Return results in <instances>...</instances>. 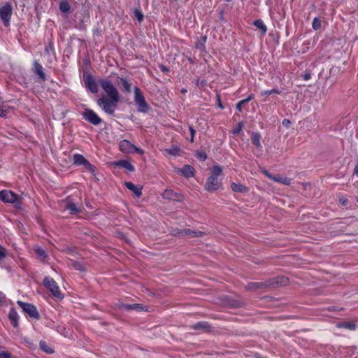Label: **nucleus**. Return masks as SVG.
<instances>
[{
  "label": "nucleus",
  "mask_w": 358,
  "mask_h": 358,
  "mask_svg": "<svg viewBox=\"0 0 358 358\" xmlns=\"http://www.w3.org/2000/svg\"><path fill=\"white\" fill-rule=\"evenodd\" d=\"M253 97H254L253 95L250 94L248 96V98L242 100V102H243L244 103H246L249 102L250 100H252L253 99Z\"/></svg>",
  "instance_id": "55"
},
{
  "label": "nucleus",
  "mask_w": 358,
  "mask_h": 358,
  "mask_svg": "<svg viewBox=\"0 0 358 358\" xmlns=\"http://www.w3.org/2000/svg\"><path fill=\"white\" fill-rule=\"evenodd\" d=\"M120 80L125 90L129 92L131 91V85L129 82L124 78H121Z\"/></svg>",
  "instance_id": "39"
},
{
  "label": "nucleus",
  "mask_w": 358,
  "mask_h": 358,
  "mask_svg": "<svg viewBox=\"0 0 358 358\" xmlns=\"http://www.w3.org/2000/svg\"><path fill=\"white\" fill-rule=\"evenodd\" d=\"M270 282L267 280L259 282H250L245 285V289L250 291L263 289L269 287Z\"/></svg>",
  "instance_id": "11"
},
{
  "label": "nucleus",
  "mask_w": 358,
  "mask_h": 358,
  "mask_svg": "<svg viewBox=\"0 0 358 358\" xmlns=\"http://www.w3.org/2000/svg\"><path fill=\"white\" fill-rule=\"evenodd\" d=\"M252 143L257 147V149L262 150L261 144V135L257 132H253L252 134Z\"/></svg>",
  "instance_id": "22"
},
{
  "label": "nucleus",
  "mask_w": 358,
  "mask_h": 358,
  "mask_svg": "<svg viewBox=\"0 0 358 358\" xmlns=\"http://www.w3.org/2000/svg\"><path fill=\"white\" fill-rule=\"evenodd\" d=\"M227 1H229L230 0H226Z\"/></svg>",
  "instance_id": "63"
},
{
  "label": "nucleus",
  "mask_w": 358,
  "mask_h": 358,
  "mask_svg": "<svg viewBox=\"0 0 358 358\" xmlns=\"http://www.w3.org/2000/svg\"><path fill=\"white\" fill-rule=\"evenodd\" d=\"M337 328H345L351 331H354L357 328L355 322H339L336 324Z\"/></svg>",
  "instance_id": "25"
},
{
  "label": "nucleus",
  "mask_w": 358,
  "mask_h": 358,
  "mask_svg": "<svg viewBox=\"0 0 358 358\" xmlns=\"http://www.w3.org/2000/svg\"><path fill=\"white\" fill-rule=\"evenodd\" d=\"M164 152L173 156H178L180 153V149L176 145H172L171 148L165 149Z\"/></svg>",
  "instance_id": "28"
},
{
  "label": "nucleus",
  "mask_w": 358,
  "mask_h": 358,
  "mask_svg": "<svg viewBox=\"0 0 358 358\" xmlns=\"http://www.w3.org/2000/svg\"><path fill=\"white\" fill-rule=\"evenodd\" d=\"M39 345L40 348L46 353L52 354L54 352V350L43 341H40Z\"/></svg>",
  "instance_id": "31"
},
{
  "label": "nucleus",
  "mask_w": 358,
  "mask_h": 358,
  "mask_svg": "<svg viewBox=\"0 0 358 358\" xmlns=\"http://www.w3.org/2000/svg\"><path fill=\"white\" fill-rule=\"evenodd\" d=\"M212 175L211 176H215L217 178L222 173V168L220 166H214L212 168Z\"/></svg>",
  "instance_id": "32"
},
{
  "label": "nucleus",
  "mask_w": 358,
  "mask_h": 358,
  "mask_svg": "<svg viewBox=\"0 0 358 358\" xmlns=\"http://www.w3.org/2000/svg\"><path fill=\"white\" fill-rule=\"evenodd\" d=\"M120 99L107 98L103 96L97 100L98 106L107 114L113 115Z\"/></svg>",
  "instance_id": "1"
},
{
  "label": "nucleus",
  "mask_w": 358,
  "mask_h": 358,
  "mask_svg": "<svg viewBox=\"0 0 358 358\" xmlns=\"http://www.w3.org/2000/svg\"><path fill=\"white\" fill-rule=\"evenodd\" d=\"M223 304L231 308H238L243 305V303L241 301L231 299L229 297L225 298V301L223 302Z\"/></svg>",
  "instance_id": "20"
},
{
  "label": "nucleus",
  "mask_w": 358,
  "mask_h": 358,
  "mask_svg": "<svg viewBox=\"0 0 358 358\" xmlns=\"http://www.w3.org/2000/svg\"><path fill=\"white\" fill-rule=\"evenodd\" d=\"M357 201H358V199H357Z\"/></svg>",
  "instance_id": "64"
},
{
  "label": "nucleus",
  "mask_w": 358,
  "mask_h": 358,
  "mask_svg": "<svg viewBox=\"0 0 358 358\" xmlns=\"http://www.w3.org/2000/svg\"><path fill=\"white\" fill-rule=\"evenodd\" d=\"M311 78V74L310 73H306L303 75V79L305 80H309L310 78Z\"/></svg>",
  "instance_id": "58"
},
{
  "label": "nucleus",
  "mask_w": 358,
  "mask_h": 358,
  "mask_svg": "<svg viewBox=\"0 0 358 358\" xmlns=\"http://www.w3.org/2000/svg\"><path fill=\"white\" fill-rule=\"evenodd\" d=\"M313 28L318 30L321 27V21L318 17H315L312 23Z\"/></svg>",
  "instance_id": "36"
},
{
  "label": "nucleus",
  "mask_w": 358,
  "mask_h": 358,
  "mask_svg": "<svg viewBox=\"0 0 358 358\" xmlns=\"http://www.w3.org/2000/svg\"><path fill=\"white\" fill-rule=\"evenodd\" d=\"M196 156L201 161H205L207 159V155L205 152H197Z\"/></svg>",
  "instance_id": "42"
},
{
  "label": "nucleus",
  "mask_w": 358,
  "mask_h": 358,
  "mask_svg": "<svg viewBox=\"0 0 358 358\" xmlns=\"http://www.w3.org/2000/svg\"><path fill=\"white\" fill-rule=\"evenodd\" d=\"M124 185L130 191H131L137 197H140L142 195V187L141 185H135L131 182H125Z\"/></svg>",
  "instance_id": "16"
},
{
  "label": "nucleus",
  "mask_w": 358,
  "mask_h": 358,
  "mask_svg": "<svg viewBox=\"0 0 358 358\" xmlns=\"http://www.w3.org/2000/svg\"><path fill=\"white\" fill-rule=\"evenodd\" d=\"M59 8L63 13H67L70 10V6L68 2L62 1L60 3Z\"/></svg>",
  "instance_id": "34"
},
{
  "label": "nucleus",
  "mask_w": 358,
  "mask_h": 358,
  "mask_svg": "<svg viewBox=\"0 0 358 358\" xmlns=\"http://www.w3.org/2000/svg\"><path fill=\"white\" fill-rule=\"evenodd\" d=\"M280 94V92L278 90H277V89H273V90H271L263 91V92H262L260 93L261 96H267V95H271V94Z\"/></svg>",
  "instance_id": "33"
},
{
  "label": "nucleus",
  "mask_w": 358,
  "mask_h": 358,
  "mask_svg": "<svg viewBox=\"0 0 358 358\" xmlns=\"http://www.w3.org/2000/svg\"><path fill=\"white\" fill-rule=\"evenodd\" d=\"M65 208L69 210L71 215H75L80 212V208L77 207L69 197L66 199Z\"/></svg>",
  "instance_id": "17"
},
{
  "label": "nucleus",
  "mask_w": 358,
  "mask_h": 358,
  "mask_svg": "<svg viewBox=\"0 0 358 358\" xmlns=\"http://www.w3.org/2000/svg\"><path fill=\"white\" fill-rule=\"evenodd\" d=\"M135 97L134 100L138 106V110L139 112L145 113L148 110V105L147 104L143 95L141 92L139 88L136 87L134 89Z\"/></svg>",
  "instance_id": "4"
},
{
  "label": "nucleus",
  "mask_w": 358,
  "mask_h": 358,
  "mask_svg": "<svg viewBox=\"0 0 358 358\" xmlns=\"http://www.w3.org/2000/svg\"><path fill=\"white\" fill-rule=\"evenodd\" d=\"M217 105H218V107L223 109L224 108V106H222V103H221V101H220V96L217 95Z\"/></svg>",
  "instance_id": "56"
},
{
  "label": "nucleus",
  "mask_w": 358,
  "mask_h": 358,
  "mask_svg": "<svg viewBox=\"0 0 358 358\" xmlns=\"http://www.w3.org/2000/svg\"><path fill=\"white\" fill-rule=\"evenodd\" d=\"M0 199L6 203H18V196L8 190L0 191Z\"/></svg>",
  "instance_id": "10"
},
{
  "label": "nucleus",
  "mask_w": 358,
  "mask_h": 358,
  "mask_svg": "<svg viewBox=\"0 0 358 358\" xmlns=\"http://www.w3.org/2000/svg\"><path fill=\"white\" fill-rule=\"evenodd\" d=\"M268 282H270L269 287H274L277 286H285L288 284L289 280L287 278L284 276H278L273 279H268Z\"/></svg>",
  "instance_id": "12"
},
{
  "label": "nucleus",
  "mask_w": 358,
  "mask_h": 358,
  "mask_svg": "<svg viewBox=\"0 0 358 358\" xmlns=\"http://www.w3.org/2000/svg\"><path fill=\"white\" fill-rule=\"evenodd\" d=\"M222 185L221 182L215 176H209L205 184V189L208 192L217 190Z\"/></svg>",
  "instance_id": "8"
},
{
  "label": "nucleus",
  "mask_w": 358,
  "mask_h": 358,
  "mask_svg": "<svg viewBox=\"0 0 358 358\" xmlns=\"http://www.w3.org/2000/svg\"><path fill=\"white\" fill-rule=\"evenodd\" d=\"M6 250L3 248H0V261L6 257Z\"/></svg>",
  "instance_id": "46"
},
{
  "label": "nucleus",
  "mask_w": 358,
  "mask_h": 358,
  "mask_svg": "<svg viewBox=\"0 0 358 358\" xmlns=\"http://www.w3.org/2000/svg\"><path fill=\"white\" fill-rule=\"evenodd\" d=\"M194 329H207L208 328V324L207 323H202V322H199L197 323L196 324L194 325Z\"/></svg>",
  "instance_id": "43"
},
{
  "label": "nucleus",
  "mask_w": 358,
  "mask_h": 358,
  "mask_svg": "<svg viewBox=\"0 0 358 358\" xmlns=\"http://www.w3.org/2000/svg\"><path fill=\"white\" fill-rule=\"evenodd\" d=\"M8 317L13 322L14 327H17L18 325V316L17 312L13 308L10 309Z\"/></svg>",
  "instance_id": "26"
},
{
  "label": "nucleus",
  "mask_w": 358,
  "mask_h": 358,
  "mask_svg": "<svg viewBox=\"0 0 358 358\" xmlns=\"http://www.w3.org/2000/svg\"><path fill=\"white\" fill-rule=\"evenodd\" d=\"M85 83L92 93H96L98 92V85L91 75L86 76Z\"/></svg>",
  "instance_id": "14"
},
{
  "label": "nucleus",
  "mask_w": 358,
  "mask_h": 358,
  "mask_svg": "<svg viewBox=\"0 0 358 358\" xmlns=\"http://www.w3.org/2000/svg\"><path fill=\"white\" fill-rule=\"evenodd\" d=\"M10 108V106L6 104L0 98V117H6Z\"/></svg>",
  "instance_id": "27"
},
{
  "label": "nucleus",
  "mask_w": 358,
  "mask_h": 358,
  "mask_svg": "<svg viewBox=\"0 0 358 358\" xmlns=\"http://www.w3.org/2000/svg\"><path fill=\"white\" fill-rule=\"evenodd\" d=\"M189 131H190V133H191L190 141L193 142L194 141V134H195V130L193 129L192 127H189Z\"/></svg>",
  "instance_id": "49"
},
{
  "label": "nucleus",
  "mask_w": 358,
  "mask_h": 358,
  "mask_svg": "<svg viewBox=\"0 0 358 358\" xmlns=\"http://www.w3.org/2000/svg\"><path fill=\"white\" fill-rule=\"evenodd\" d=\"M159 68L162 70V71H163V72L166 73V72L169 71V69L167 68L166 66H165L164 65H162V64L159 65Z\"/></svg>",
  "instance_id": "54"
},
{
  "label": "nucleus",
  "mask_w": 358,
  "mask_h": 358,
  "mask_svg": "<svg viewBox=\"0 0 358 358\" xmlns=\"http://www.w3.org/2000/svg\"><path fill=\"white\" fill-rule=\"evenodd\" d=\"M263 173H264V174H265V175H266L268 178H270V179H271V180H273V177H274V176H272L271 174H270V173H268V171L264 170V171H263Z\"/></svg>",
  "instance_id": "57"
},
{
  "label": "nucleus",
  "mask_w": 358,
  "mask_h": 358,
  "mask_svg": "<svg viewBox=\"0 0 358 358\" xmlns=\"http://www.w3.org/2000/svg\"><path fill=\"white\" fill-rule=\"evenodd\" d=\"M133 306H134V310H138V311L143 310V308L141 306V304L134 303Z\"/></svg>",
  "instance_id": "51"
},
{
  "label": "nucleus",
  "mask_w": 358,
  "mask_h": 358,
  "mask_svg": "<svg viewBox=\"0 0 358 358\" xmlns=\"http://www.w3.org/2000/svg\"><path fill=\"white\" fill-rule=\"evenodd\" d=\"M243 104H245L243 102H242V100L240 101L237 104H236V109L241 112L242 110V106Z\"/></svg>",
  "instance_id": "52"
},
{
  "label": "nucleus",
  "mask_w": 358,
  "mask_h": 358,
  "mask_svg": "<svg viewBox=\"0 0 358 358\" xmlns=\"http://www.w3.org/2000/svg\"><path fill=\"white\" fill-rule=\"evenodd\" d=\"M206 38H207L206 36H203L201 38V42L203 43V44L206 43Z\"/></svg>",
  "instance_id": "60"
},
{
  "label": "nucleus",
  "mask_w": 358,
  "mask_h": 358,
  "mask_svg": "<svg viewBox=\"0 0 358 358\" xmlns=\"http://www.w3.org/2000/svg\"><path fill=\"white\" fill-rule=\"evenodd\" d=\"M182 229H176L172 231V234L173 236L182 237V236H185V234H183V233H182Z\"/></svg>",
  "instance_id": "45"
},
{
  "label": "nucleus",
  "mask_w": 358,
  "mask_h": 358,
  "mask_svg": "<svg viewBox=\"0 0 358 358\" xmlns=\"http://www.w3.org/2000/svg\"><path fill=\"white\" fill-rule=\"evenodd\" d=\"M162 197L168 200H173L180 201L182 200V196L176 192H174L171 189H166L162 194Z\"/></svg>",
  "instance_id": "13"
},
{
  "label": "nucleus",
  "mask_w": 358,
  "mask_h": 358,
  "mask_svg": "<svg viewBox=\"0 0 358 358\" xmlns=\"http://www.w3.org/2000/svg\"><path fill=\"white\" fill-rule=\"evenodd\" d=\"M83 115L87 121L94 125H98L101 122V119L91 109H85Z\"/></svg>",
  "instance_id": "9"
},
{
  "label": "nucleus",
  "mask_w": 358,
  "mask_h": 358,
  "mask_svg": "<svg viewBox=\"0 0 358 358\" xmlns=\"http://www.w3.org/2000/svg\"><path fill=\"white\" fill-rule=\"evenodd\" d=\"M135 16L139 22H141L143 19V14L139 10H135Z\"/></svg>",
  "instance_id": "44"
},
{
  "label": "nucleus",
  "mask_w": 358,
  "mask_h": 358,
  "mask_svg": "<svg viewBox=\"0 0 358 358\" xmlns=\"http://www.w3.org/2000/svg\"><path fill=\"white\" fill-rule=\"evenodd\" d=\"M282 124L285 127H289L291 124V122L287 119H285L282 120Z\"/></svg>",
  "instance_id": "50"
},
{
  "label": "nucleus",
  "mask_w": 358,
  "mask_h": 358,
  "mask_svg": "<svg viewBox=\"0 0 358 358\" xmlns=\"http://www.w3.org/2000/svg\"><path fill=\"white\" fill-rule=\"evenodd\" d=\"M73 266L75 269L81 271H85L86 268L85 266L80 262H75L73 263Z\"/></svg>",
  "instance_id": "35"
},
{
  "label": "nucleus",
  "mask_w": 358,
  "mask_h": 358,
  "mask_svg": "<svg viewBox=\"0 0 358 358\" xmlns=\"http://www.w3.org/2000/svg\"><path fill=\"white\" fill-rule=\"evenodd\" d=\"M273 180L280 182L285 185H289L291 183V180L289 178L287 177H280L279 176H274Z\"/></svg>",
  "instance_id": "29"
},
{
  "label": "nucleus",
  "mask_w": 358,
  "mask_h": 358,
  "mask_svg": "<svg viewBox=\"0 0 358 358\" xmlns=\"http://www.w3.org/2000/svg\"><path fill=\"white\" fill-rule=\"evenodd\" d=\"M253 24L257 27L258 29H259L262 34H265L266 31H267V28L266 27V25L264 24L263 21L262 20H255L254 22H253Z\"/></svg>",
  "instance_id": "30"
},
{
  "label": "nucleus",
  "mask_w": 358,
  "mask_h": 358,
  "mask_svg": "<svg viewBox=\"0 0 358 358\" xmlns=\"http://www.w3.org/2000/svg\"><path fill=\"white\" fill-rule=\"evenodd\" d=\"M255 358H266V357H261V356H260V355H255Z\"/></svg>",
  "instance_id": "62"
},
{
  "label": "nucleus",
  "mask_w": 358,
  "mask_h": 358,
  "mask_svg": "<svg viewBox=\"0 0 358 358\" xmlns=\"http://www.w3.org/2000/svg\"><path fill=\"white\" fill-rule=\"evenodd\" d=\"M34 72L38 76L42 81H45L46 79L45 74L43 71L42 66L37 62H34Z\"/></svg>",
  "instance_id": "19"
},
{
  "label": "nucleus",
  "mask_w": 358,
  "mask_h": 358,
  "mask_svg": "<svg viewBox=\"0 0 358 358\" xmlns=\"http://www.w3.org/2000/svg\"><path fill=\"white\" fill-rule=\"evenodd\" d=\"M115 165L125 168L128 171L132 172L134 171V166L127 160H120L115 163Z\"/></svg>",
  "instance_id": "24"
},
{
  "label": "nucleus",
  "mask_w": 358,
  "mask_h": 358,
  "mask_svg": "<svg viewBox=\"0 0 358 358\" xmlns=\"http://www.w3.org/2000/svg\"><path fill=\"white\" fill-rule=\"evenodd\" d=\"M338 201L342 206H346L348 203V200L345 197H340Z\"/></svg>",
  "instance_id": "48"
},
{
  "label": "nucleus",
  "mask_w": 358,
  "mask_h": 358,
  "mask_svg": "<svg viewBox=\"0 0 358 358\" xmlns=\"http://www.w3.org/2000/svg\"><path fill=\"white\" fill-rule=\"evenodd\" d=\"M17 304L22 308L24 312L29 315V316L36 319L39 317V314L34 306L30 303H23L20 301H17Z\"/></svg>",
  "instance_id": "7"
},
{
  "label": "nucleus",
  "mask_w": 358,
  "mask_h": 358,
  "mask_svg": "<svg viewBox=\"0 0 358 358\" xmlns=\"http://www.w3.org/2000/svg\"><path fill=\"white\" fill-rule=\"evenodd\" d=\"M43 284L55 297L59 299L64 298V295L52 278L46 277L43 280Z\"/></svg>",
  "instance_id": "3"
},
{
  "label": "nucleus",
  "mask_w": 358,
  "mask_h": 358,
  "mask_svg": "<svg viewBox=\"0 0 358 358\" xmlns=\"http://www.w3.org/2000/svg\"><path fill=\"white\" fill-rule=\"evenodd\" d=\"M83 167L86 170H87L90 172H91L92 173L94 174L96 168H95V166L94 165L91 164L88 161L85 164Z\"/></svg>",
  "instance_id": "37"
},
{
  "label": "nucleus",
  "mask_w": 358,
  "mask_h": 358,
  "mask_svg": "<svg viewBox=\"0 0 358 358\" xmlns=\"http://www.w3.org/2000/svg\"><path fill=\"white\" fill-rule=\"evenodd\" d=\"M134 304H124V303H120L118 305L119 308L120 309H125L127 310H134Z\"/></svg>",
  "instance_id": "41"
},
{
  "label": "nucleus",
  "mask_w": 358,
  "mask_h": 358,
  "mask_svg": "<svg viewBox=\"0 0 358 358\" xmlns=\"http://www.w3.org/2000/svg\"><path fill=\"white\" fill-rule=\"evenodd\" d=\"M120 150L124 153L138 152L141 155L144 153L143 150L137 148L127 140H122L119 144Z\"/></svg>",
  "instance_id": "5"
},
{
  "label": "nucleus",
  "mask_w": 358,
  "mask_h": 358,
  "mask_svg": "<svg viewBox=\"0 0 358 358\" xmlns=\"http://www.w3.org/2000/svg\"><path fill=\"white\" fill-rule=\"evenodd\" d=\"M355 173L358 176V164L356 165L355 168Z\"/></svg>",
  "instance_id": "59"
},
{
  "label": "nucleus",
  "mask_w": 358,
  "mask_h": 358,
  "mask_svg": "<svg viewBox=\"0 0 358 358\" xmlns=\"http://www.w3.org/2000/svg\"><path fill=\"white\" fill-rule=\"evenodd\" d=\"M181 92H182V94H185V93H186V92H187V90L183 88V89H182Z\"/></svg>",
  "instance_id": "61"
},
{
  "label": "nucleus",
  "mask_w": 358,
  "mask_h": 358,
  "mask_svg": "<svg viewBox=\"0 0 358 358\" xmlns=\"http://www.w3.org/2000/svg\"><path fill=\"white\" fill-rule=\"evenodd\" d=\"M0 357L1 358H11V355L8 352H0Z\"/></svg>",
  "instance_id": "47"
},
{
  "label": "nucleus",
  "mask_w": 358,
  "mask_h": 358,
  "mask_svg": "<svg viewBox=\"0 0 358 358\" xmlns=\"http://www.w3.org/2000/svg\"><path fill=\"white\" fill-rule=\"evenodd\" d=\"M182 233H183L185 236H189L191 237H203L206 235L205 231L192 230L190 229H183Z\"/></svg>",
  "instance_id": "18"
},
{
  "label": "nucleus",
  "mask_w": 358,
  "mask_h": 358,
  "mask_svg": "<svg viewBox=\"0 0 358 358\" xmlns=\"http://www.w3.org/2000/svg\"><path fill=\"white\" fill-rule=\"evenodd\" d=\"M36 252L42 259H45L47 257L45 251L43 248H37Z\"/></svg>",
  "instance_id": "38"
},
{
  "label": "nucleus",
  "mask_w": 358,
  "mask_h": 358,
  "mask_svg": "<svg viewBox=\"0 0 358 358\" xmlns=\"http://www.w3.org/2000/svg\"><path fill=\"white\" fill-rule=\"evenodd\" d=\"M100 84L106 94H107V98L116 99H120V94L117 90L113 85V84L108 80H101L100 81Z\"/></svg>",
  "instance_id": "2"
},
{
  "label": "nucleus",
  "mask_w": 358,
  "mask_h": 358,
  "mask_svg": "<svg viewBox=\"0 0 358 358\" xmlns=\"http://www.w3.org/2000/svg\"><path fill=\"white\" fill-rule=\"evenodd\" d=\"M243 124H243V122H240L238 124L237 127H236L235 129H234L231 131V132H232L234 134H239V133L241 131L242 129H243Z\"/></svg>",
  "instance_id": "40"
},
{
  "label": "nucleus",
  "mask_w": 358,
  "mask_h": 358,
  "mask_svg": "<svg viewBox=\"0 0 358 358\" xmlns=\"http://www.w3.org/2000/svg\"><path fill=\"white\" fill-rule=\"evenodd\" d=\"M176 171L186 178L193 177L194 176V169L190 165H185L182 169H178Z\"/></svg>",
  "instance_id": "15"
},
{
  "label": "nucleus",
  "mask_w": 358,
  "mask_h": 358,
  "mask_svg": "<svg viewBox=\"0 0 358 358\" xmlns=\"http://www.w3.org/2000/svg\"><path fill=\"white\" fill-rule=\"evenodd\" d=\"M196 47L202 50H203L205 48L203 43H202L201 41H199L198 43H196Z\"/></svg>",
  "instance_id": "53"
},
{
  "label": "nucleus",
  "mask_w": 358,
  "mask_h": 358,
  "mask_svg": "<svg viewBox=\"0 0 358 358\" xmlns=\"http://www.w3.org/2000/svg\"><path fill=\"white\" fill-rule=\"evenodd\" d=\"M73 164L78 166H84L85 164L87 162V160L80 154H76L73 155Z\"/></svg>",
  "instance_id": "23"
},
{
  "label": "nucleus",
  "mask_w": 358,
  "mask_h": 358,
  "mask_svg": "<svg viewBox=\"0 0 358 358\" xmlns=\"http://www.w3.org/2000/svg\"><path fill=\"white\" fill-rule=\"evenodd\" d=\"M13 13V8L10 3H6L0 8V17L6 27L9 26L10 19Z\"/></svg>",
  "instance_id": "6"
},
{
  "label": "nucleus",
  "mask_w": 358,
  "mask_h": 358,
  "mask_svg": "<svg viewBox=\"0 0 358 358\" xmlns=\"http://www.w3.org/2000/svg\"><path fill=\"white\" fill-rule=\"evenodd\" d=\"M231 187L236 192H248V188L241 183L232 182Z\"/></svg>",
  "instance_id": "21"
}]
</instances>
